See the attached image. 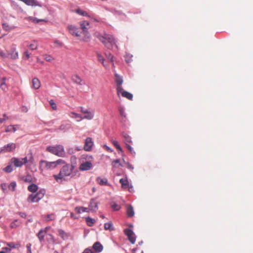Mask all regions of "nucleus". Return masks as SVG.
<instances>
[{
	"label": "nucleus",
	"mask_w": 253,
	"mask_h": 253,
	"mask_svg": "<svg viewBox=\"0 0 253 253\" xmlns=\"http://www.w3.org/2000/svg\"><path fill=\"white\" fill-rule=\"evenodd\" d=\"M65 164V162L62 159H58L54 162H48L45 160H41L40 161V169L42 170L43 169H54L58 165Z\"/></svg>",
	"instance_id": "obj_3"
},
{
	"label": "nucleus",
	"mask_w": 253,
	"mask_h": 253,
	"mask_svg": "<svg viewBox=\"0 0 253 253\" xmlns=\"http://www.w3.org/2000/svg\"><path fill=\"white\" fill-rule=\"evenodd\" d=\"M93 142L92 138L90 137H87L85 140V144L84 149L86 151H90L92 147Z\"/></svg>",
	"instance_id": "obj_13"
},
{
	"label": "nucleus",
	"mask_w": 253,
	"mask_h": 253,
	"mask_svg": "<svg viewBox=\"0 0 253 253\" xmlns=\"http://www.w3.org/2000/svg\"><path fill=\"white\" fill-rule=\"evenodd\" d=\"M50 228V226H47L45 228L41 229V230H42L44 233H46L47 231Z\"/></svg>",
	"instance_id": "obj_62"
},
{
	"label": "nucleus",
	"mask_w": 253,
	"mask_h": 253,
	"mask_svg": "<svg viewBox=\"0 0 253 253\" xmlns=\"http://www.w3.org/2000/svg\"><path fill=\"white\" fill-rule=\"evenodd\" d=\"M115 83L117 85H122L123 83V77L119 75L117 73L115 74Z\"/></svg>",
	"instance_id": "obj_21"
},
{
	"label": "nucleus",
	"mask_w": 253,
	"mask_h": 253,
	"mask_svg": "<svg viewBox=\"0 0 253 253\" xmlns=\"http://www.w3.org/2000/svg\"><path fill=\"white\" fill-rule=\"evenodd\" d=\"M44 21V20L43 19H39L37 18H35L33 20V21L34 22V23H39L40 21Z\"/></svg>",
	"instance_id": "obj_61"
},
{
	"label": "nucleus",
	"mask_w": 253,
	"mask_h": 253,
	"mask_svg": "<svg viewBox=\"0 0 253 253\" xmlns=\"http://www.w3.org/2000/svg\"><path fill=\"white\" fill-rule=\"evenodd\" d=\"M76 12L80 15L84 16L90 17L89 15L86 12L83 11L80 9H78L76 10Z\"/></svg>",
	"instance_id": "obj_36"
},
{
	"label": "nucleus",
	"mask_w": 253,
	"mask_h": 253,
	"mask_svg": "<svg viewBox=\"0 0 253 253\" xmlns=\"http://www.w3.org/2000/svg\"><path fill=\"white\" fill-rule=\"evenodd\" d=\"M55 216L54 213L47 214L44 217V220H45V221H46L47 222L51 221V220H53L55 219Z\"/></svg>",
	"instance_id": "obj_31"
},
{
	"label": "nucleus",
	"mask_w": 253,
	"mask_h": 253,
	"mask_svg": "<svg viewBox=\"0 0 253 253\" xmlns=\"http://www.w3.org/2000/svg\"><path fill=\"white\" fill-rule=\"evenodd\" d=\"M132 55L131 54L127 53L126 54V56H125V61L127 63H129L132 60Z\"/></svg>",
	"instance_id": "obj_43"
},
{
	"label": "nucleus",
	"mask_w": 253,
	"mask_h": 253,
	"mask_svg": "<svg viewBox=\"0 0 253 253\" xmlns=\"http://www.w3.org/2000/svg\"><path fill=\"white\" fill-rule=\"evenodd\" d=\"M44 59L47 61L51 62L52 60V57L49 55H45Z\"/></svg>",
	"instance_id": "obj_54"
},
{
	"label": "nucleus",
	"mask_w": 253,
	"mask_h": 253,
	"mask_svg": "<svg viewBox=\"0 0 253 253\" xmlns=\"http://www.w3.org/2000/svg\"><path fill=\"white\" fill-rule=\"evenodd\" d=\"M92 168V163L89 161H86L81 164L79 169L81 171H86Z\"/></svg>",
	"instance_id": "obj_12"
},
{
	"label": "nucleus",
	"mask_w": 253,
	"mask_h": 253,
	"mask_svg": "<svg viewBox=\"0 0 253 253\" xmlns=\"http://www.w3.org/2000/svg\"><path fill=\"white\" fill-rule=\"evenodd\" d=\"M106 57L107 58L110 60V61L112 63L113 65H114L113 63V56L111 54L110 52H106L105 53Z\"/></svg>",
	"instance_id": "obj_42"
},
{
	"label": "nucleus",
	"mask_w": 253,
	"mask_h": 253,
	"mask_svg": "<svg viewBox=\"0 0 253 253\" xmlns=\"http://www.w3.org/2000/svg\"><path fill=\"white\" fill-rule=\"evenodd\" d=\"M97 183L100 185H108V180L106 178H101L98 177L96 178Z\"/></svg>",
	"instance_id": "obj_20"
},
{
	"label": "nucleus",
	"mask_w": 253,
	"mask_h": 253,
	"mask_svg": "<svg viewBox=\"0 0 253 253\" xmlns=\"http://www.w3.org/2000/svg\"><path fill=\"white\" fill-rule=\"evenodd\" d=\"M28 47L32 50L37 49L38 44L37 42H34L33 43L28 45Z\"/></svg>",
	"instance_id": "obj_41"
},
{
	"label": "nucleus",
	"mask_w": 253,
	"mask_h": 253,
	"mask_svg": "<svg viewBox=\"0 0 253 253\" xmlns=\"http://www.w3.org/2000/svg\"><path fill=\"white\" fill-rule=\"evenodd\" d=\"M120 183L121 184L122 187L123 188H127V186H128L129 185L128 181L126 177L125 178L120 179Z\"/></svg>",
	"instance_id": "obj_22"
},
{
	"label": "nucleus",
	"mask_w": 253,
	"mask_h": 253,
	"mask_svg": "<svg viewBox=\"0 0 253 253\" xmlns=\"http://www.w3.org/2000/svg\"><path fill=\"white\" fill-rule=\"evenodd\" d=\"M45 194V190L44 189H41L35 194H30L27 198V202L29 203L38 202L41 200Z\"/></svg>",
	"instance_id": "obj_5"
},
{
	"label": "nucleus",
	"mask_w": 253,
	"mask_h": 253,
	"mask_svg": "<svg viewBox=\"0 0 253 253\" xmlns=\"http://www.w3.org/2000/svg\"><path fill=\"white\" fill-rule=\"evenodd\" d=\"M7 55L8 56L9 55V54ZM9 55H10L11 58L13 59H15L18 57V53L15 50L12 51Z\"/></svg>",
	"instance_id": "obj_39"
},
{
	"label": "nucleus",
	"mask_w": 253,
	"mask_h": 253,
	"mask_svg": "<svg viewBox=\"0 0 253 253\" xmlns=\"http://www.w3.org/2000/svg\"><path fill=\"white\" fill-rule=\"evenodd\" d=\"M104 229L105 230H109L112 231L114 229L113 224L111 222L105 223L104 224Z\"/></svg>",
	"instance_id": "obj_32"
},
{
	"label": "nucleus",
	"mask_w": 253,
	"mask_h": 253,
	"mask_svg": "<svg viewBox=\"0 0 253 253\" xmlns=\"http://www.w3.org/2000/svg\"><path fill=\"white\" fill-rule=\"evenodd\" d=\"M122 96L126 98L127 99L131 100L133 98V95L130 92H128L126 91H123L122 92Z\"/></svg>",
	"instance_id": "obj_26"
},
{
	"label": "nucleus",
	"mask_w": 253,
	"mask_h": 253,
	"mask_svg": "<svg viewBox=\"0 0 253 253\" xmlns=\"http://www.w3.org/2000/svg\"><path fill=\"white\" fill-rule=\"evenodd\" d=\"M123 137L124 138L125 142L126 144V143H132L131 138L128 135L126 134V133H124L123 134Z\"/></svg>",
	"instance_id": "obj_40"
},
{
	"label": "nucleus",
	"mask_w": 253,
	"mask_h": 253,
	"mask_svg": "<svg viewBox=\"0 0 253 253\" xmlns=\"http://www.w3.org/2000/svg\"><path fill=\"white\" fill-rule=\"evenodd\" d=\"M58 233L59 236L64 240L68 239L70 236V234L69 233L65 232L62 229H58Z\"/></svg>",
	"instance_id": "obj_16"
},
{
	"label": "nucleus",
	"mask_w": 253,
	"mask_h": 253,
	"mask_svg": "<svg viewBox=\"0 0 253 253\" xmlns=\"http://www.w3.org/2000/svg\"><path fill=\"white\" fill-rule=\"evenodd\" d=\"M2 26L3 30L6 31H10L15 28L14 26H9L7 23H2Z\"/></svg>",
	"instance_id": "obj_27"
},
{
	"label": "nucleus",
	"mask_w": 253,
	"mask_h": 253,
	"mask_svg": "<svg viewBox=\"0 0 253 253\" xmlns=\"http://www.w3.org/2000/svg\"><path fill=\"white\" fill-rule=\"evenodd\" d=\"M93 249L97 253H100L103 251V247L99 242H95L92 246Z\"/></svg>",
	"instance_id": "obj_15"
},
{
	"label": "nucleus",
	"mask_w": 253,
	"mask_h": 253,
	"mask_svg": "<svg viewBox=\"0 0 253 253\" xmlns=\"http://www.w3.org/2000/svg\"><path fill=\"white\" fill-rule=\"evenodd\" d=\"M10 163L13 164L15 167H21L23 165L28 163V159L27 157L20 159L13 157L10 160Z\"/></svg>",
	"instance_id": "obj_7"
},
{
	"label": "nucleus",
	"mask_w": 253,
	"mask_h": 253,
	"mask_svg": "<svg viewBox=\"0 0 253 253\" xmlns=\"http://www.w3.org/2000/svg\"><path fill=\"white\" fill-rule=\"evenodd\" d=\"M96 54H97V56L98 61H99L100 62H101L102 64V65L104 67H105L106 65L104 64V59L103 57L102 56V55L98 52H96Z\"/></svg>",
	"instance_id": "obj_35"
},
{
	"label": "nucleus",
	"mask_w": 253,
	"mask_h": 253,
	"mask_svg": "<svg viewBox=\"0 0 253 253\" xmlns=\"http://www.w3.org/2000/svg\"><path fill=\"white\" fill-rule=\"evenodd\" d=\"M82 253H94L92 250L89 248L85 249Z\"/></svg>",
	"instance_id": "obj_59"
},
{
	"label": "nucleus",
	"mask_w": 253,
	"mask_h": 253,
	"mask_svg": "<svg viewBox=\"0 0 253 253\" xmlns=\"http://www.w3.org/2000/svg\"><path fill=\"white\" fill-rule=\"evenodd\" d=\"M75 211L79 214L82 212H89V211L88 208L84 207H76L75 208Z\"/></svg>",
	"instance_id": "obj_18"
},
{
	"label": "nucleus",
	"mask_w": 253,
	"mask_h": 253,
	"mask_svg": "<svg viewBox=\"0 0 253 253\" xmlns=\"http://www.w3.org/2000/svg\"><path fill=\"white\" fill-rule=\"evenodd\" d=\"M12 127H13V125H9V126H7L6 127V129L5 130V132H12Z\"/></svg>",
	"instance_id": "obj_55"
},
{
	"label": "nucleus",
	"mask_w": 253,
	"mask_h": 253,
	"mask_svg": "<svg viewBox=\"0 0 253 253\" xmlns=\"http://www.w3.org/2000/svg\"><path fill=\"white\" fill-rule=\"evenodd\" d=\"M112 208L115 211H119L121 208L120 206L116 203H114L112 205Z\"/></svg>",
	"instance_id": "obj_48"
},
{
	"label": "nucleus",
	"mask_w": 253,
	"mask_h": 253,
	"mask_svg": "<svg viewBox=\"0 0 253 253\" xmlns=\"http://www.w3.org/2000/svg\"><path fill=\"white\" fill-rule=\"evenodd\" d=\"M32 86L35 89H39L41 86V83L38 78H35L32 80Z\"/></svg>",
	"instance_id": "obj_19"
},
{
	"label": "nucleus",
	"mask_w": 253,
	"mask_h": 253,
	"mask_svg": "<svg viewBox=\"0 0 253 253\" xmlns=\"http://www.w3.org/2000/svg\"><path fill=\"white\" fill-rule=\"evenodd\" d=\"M72 81L78 85H83L84 84V83L83 82L82 79L77 75H73L72 77Z\"/></svg>",
	"instance_id": "obj_17"
},
{
	"label": "nucleus",
	"mask_w": 253,
	"mask_h": 253,
	"mask_svg": "<svg viewBox=\"0 0 253 253\" xmlns=\"http://www.w3.org/2000/svg\"><path fill=\"white\" fill-rule=\"evenodd\" d=\"M46 149L49 152L58 157H63L65 156V152L62 145H57L55 146H48Z\"/></svg>",
	"instance_id": "obj_4"
},
{
	"label": "nucleus",
	"mask_w": 253,
	"mask_h": 253,
	"mask_svg": "<svg viewBox=\"0 0 253 253\" xmlns=\"http://www.w3.org/2000/svg\"><path fill=\"white\" fill-rule=\"evenodd\" d=\"M98 202H97L95 199H91L88 206L89 211L96 212L98 209Z\"/></svg>",
	"instance_id": "obj_11"
},
{
	"label": "nucleus",
	"mask_w": 253,
	"mask_h": 253,
	"mask_svg": "<svg viewBox=\"0 0 253 253\" xmlns=\"http://www.w3.org/2000/svg\"><path fill=\"white\" fill-rule=\"evenodd\" d=\"M19 214L20 215V216L21 217H23V218H25L27 216L26 213L25 212H20Z\"/></svg>",
	"instance_id": "obj_64"
},
{
	"label": "nucleus",
	"mask_w": 253,
	"mask_h": 253,
	"mask_svg": "<svg viewBox=\"0 0 253 253\" xmlns=\"http://www.w3.org/2000/svg\"><path fill=\"white\" fill-rule=\"evenodd\" d=\"M127 215L129 217H132L134 214V212L133 211V207L129 205L127 208V211H126Z\"/></svg>",
	"instance_id": "obj_25"
},
{
	"label": "nucleus",
	"mask_w": 253,
	"mask_h": 253,
	"mask_svg": "<svg viewBox=\"0 0 253 253\" xmlns=\"http://www.w3.org/2000/svg\"><path fill=\"white\" fill-rule=\"evenodd\" d=\"M121 85H117V94H118V96L120 95V93L122 94V92L123 91H124Z\"/></svg>",
	"instance_id": "obj_47"
},
{
	"label": "nucleus",
	"mask_w": 253,
	"mask_h": 253,
	"mask_svg": "<svg viewBox=\"0 0 253 253\" xmlns=\"http://www.w3.org/2000/svg\"><path fill=\"white\" fill-rule=\"evenodd\" d=\"M8 119V117L5 114H3V118H0V124L3 123L4 121Z\"/></svg>",
	"instance_id": "obj_50"
},
{
	"label": "nucleus",
	"mask_w": 253,
	"mask_h": 253,
	"mask_svg": "<svg viewBox=\"0 0 253 253\" xmlns=\"http://www.w3.org/2000/svg\"><path fill=\"white\" fill-rule=\"evenodd\" d=\"M3 170L7 173H10L13 171V168L11 165H9L4 168Z\"/></svg>",
	"instance_id": "obj_44"
},
{
	"label": "nucleus",
	"mask_w": 253,
	"mask_h": 253,
	"mask_svg": "<svg viewBox=\"0 0 253 253\" xmlns=\"http://www.w3.org/2000/svg\"><path fill=\"white\" fill-rule=\"evenodd\" d=\"M85 221L88 226L91 227L95 222V220L88 216L85 218Z\"/></svg>",
	"instance_id": "obj_29"
},
{
	"label": "nucleus",
	"mask_w": 253,
	"mask_h": 253,
	"mask_svg": "<svg viewBox=\"0 0 253 253\" xmlns=\"http://www.w3.org/2000/svg\"><path fill=\"white\" fill-rule=\"evenodd\" d=\"M98 38L108 49H112L115 45V40L111 35L104 33L103 35H99Z\"/></svg>",
	"instance_id": "obj_2"
},
{
	"label": "nucleus",
	"mask_w": 253,
	"mask_h": 253,
	"mask_svg": "<svg viewBox=\"0 0 253 253\" xmlns=\"http://www.w3.org/2000/svg\"><path fill=\"white\" fill-rule=\"evenodd\" d=\"M68 153L70 154H72L74 153V150L73 148H70L68 149Z\"/></svg>",
	"instance_id": "obj_63"
},
{
	"label": "nucleus",
	"mask_w": 253,
	"mask_h": 253,
	"mask_svg": "<svg viewBox=\"0 0 253 253\" xmlns=\"http://www.w3.org/2000/svg\"><path fill=\"white\" fill-rule=\"evenodd\" d=\"M119 111L120 115L122 117L126 118V114L125 113V108L123 106H120L119 107Z\"/></svg>",
	"instance_id": "obj_37"
},
{
	"label": "nucleus",
	"mask_w": 253,
	"mask_h": 253,
	"mask_svg": "<svg viewBox=\"0 0 253 253\" xmlns=\"http://www.w3.org/2000/svg\"><path fill=\"white\" fill-rule=\"evenodd\" d=\"M71 161L72 164L75 166L76 164V157L74 156H72L71 157Z\"/></svg>",
	"instance_id": "obj_57"
},
{
	"label": "nucleus",
	"mask_w": 253,
	"mask_h": 253,
	"mask_svg": "<svg viewBox=\"0 0 253 253\" xmlns=\"http://www.w3.org/2000/svg\"><path fill=\"white\" fill-rule=\"evenodd\" d=\"M117 164H119V165L121 166V167H123V165L122 164L120 163V160L119 159H116L115 160H114L113 163H112V165L113 166V167H115V165Z\"/></svg>",
	"instance_id": "obj_53"
},
{
	"label": "nucleus",
	"mask_w": 253,
	"mask_h": 253,
	"mask_svg": "<svg viewBox=\"0 0 253 253\" xmlns=\"http://www.w3.org/2000/svg\"><path fill=\"white\" fill-rule=\"evenodd\" d=\"M28 163H29L30 164H33L34 163V158L32 155H31L30 157H29V159L28 160Z\"/></svg>",
	"instance_id": "obj_60"
},
{
	"label": "nucleus",
	"mask_w": 253,
	"mask_h": 253,
	"mask_svg": "<svg viewBox=\"0 0 253 253\" xmlns=\"http://www.w3.org/2000/svg\"><path fill=\"white\" fill-rule=\"evenodd\" d=\"M6 78L3 77L1 79L0 82V88L3 90L5 91L7 89V86L5 84Z\"/></svg>",
	"instance_id": "obj_30"
},
{
	"label": "nucleus",
	"mask_w": 253,
	"mask_h": 253,
	"mask_svg": "<svg viewBox=\"0 0 253 253\" xmlns=\"http://www.w3.org/2000/svg\"><path fill=\"white\" fill-rule=\"evenodd\" d=\"M70 116L73 118L79 119L80 120H78V121H80L84 119L83 118V117L81 115L77 114L76 113H75V112H71Z\"/></svg>",
	"instance_id": "obj_38"
},
{
	"label": "nucleus",
	"mask_w": 253,
	"mask_h": 253,
	"mask_svg": "<svg viewBox=\"0 0 253 253\" xmlns=\"http://www.w3.org/2000/svg\"><path fill=\"white\" fill-rule=\"evenodd\" d=\"M80 111L84 115L83 116L84 119H86L88 120H92L94 116V112L93 111H90L88 109H85L83 107H80Z\"/></svg>",
	"instance_id": "obj_8"
},
{
	"label": "nucleus",
	"mask_w": 253,
	"mask_h": 253,
	"mask_svg": "<svg viewBox=\"0 0 253 253\" xmlns=\"http://www.w3.org/2000/svg\"><path fill=\"white\" fill-rule=\"evenodd\" d=\"M45 234L46 233H44L42 230H40L37 234V236L39 240V241L41 243L43 242Z\"/></svg>",
	"instance_id": "obj_23"
},
{
	"label": "nucleus",
	"mask_w": 253,
	"mask_h": 253,
	"mask_svg": "<svg viewBox=\"0 0 253 253\" xmlns=\"http://www.w3.org/2000/svg\"><path fill=\"white\" fill-rule=\"evenodd\" d=\"M126 148H127V149L130 151V153L133 155V156H134L135 155V151L133 150L132 148L131 147V146L129 145V144H127V143H126Z\"/></svg>",
	"instance_id": "obj_46"
},
{
	"label": "nucleus",
	"mask_w": 253,
	"mask_h": 253,
	"mask_svg": "<svg viewBox=\"0 0 253 253\" xmlns=\"http://www.w3.org/2000/svg\"><path fill=\"white\" fill-rule=\"evenodd\" d=\"M68 30L71 34L73 36L78 37L80 36L79 34V29L76 26L73 25H69L68 26Z\"/></svg>",
	"instance_id": "obj_14"
},
{
	"label": "nucleus",
	"mask_w": 253,
	"mask_h": 253,
	"mask_svg": "<svg viewBox=\"0 0 253 253\" xmlns=\"http://www.w3.org/2000/svg\"><path fill=\"white\" fill-rule=\"evenodd\" d=\"M28 190L31 192L35 193L38 190V186L34 183H32L28 186Z\"/></svg>",
	"instance_id": "obj_24"
},
{
	"label": "nucleus",
	"mask_w": 253,
	"mask_h": 253,
	"mask_svg": "<svg viewBox=\"0 0 253 253\" xmlns=\"http://www.w3.org/2000/svg\"><path fill=\"white\" fill-rule=\"evenodd\" d=\"M89 25V23L88 22L86 21H84L83 22H82L81 24H80V26H81V28L83 30V31L84 32H86L87 31V26H88Z\"/></svg>",
	"instance_id": "obj_28"
},
{
	"label": "nucleus",
	"mask_w": 253,
	"mask_h": 253,
	"mask_svg": "<svg viewBox=\"0 0 253 253\" xmlns=\"http://www.w3.org/2000/svg\"><path fill=\"white\" fill-rule=\"evenodd\" d=\"M113 145L116 147V148L122 153L123 155L124 154L123 150L120 145L119 144L118 142L116 140H113L112 141Z\"/></svg>",
	"instance_id": "obj_33"
},
{
	"label": "nucleus",
	"mask_w": 253,
	"mask_h": 253,
	"mask_svg": "<svg viewBox=\"0 0 253 253\" xmlns=\"http://www.w3.org/2000/svg\"><path fill=\"white\" fill-rule=\"evenodd\" d=\"M16 182L15 181H12L8 185L6 183H1L0 187L4 193H8V191H14L16 189Z\"/></svg>",
	"instance_id": "obj_6"
},
{
	"label": "nucleus",
	"mask_w": 253,
	"mask_h": 253,
	"mask_svg": "<svg viewBox=\"0 0 253 253\" xmlns=\"http://www.w3.org/2000/svg\"><path fill=\"white\" fill-rule=\"evenodd\" d=\"M24 181L27 182H32V178L31 175H27L26 176Z\"/></svg>",
	"instance_id": "obj_51"
},
{
	"label": "nucleus",
	"mask_w": 253,
	"mask_h": 253,
	"mask_svg": "<svg viewBox=\"0 0 253 253\" xmlns=\"http://www.w3.org/2000/svg\"><path fill=\"white\" fill-rule=\"evenodd\" d=\"M70 128L69 124H63L61 125L59 128V130L63 131H66Z\"/></svg>",
	"instance_id": "obj_34"
},
{
	"label": "nucleus",
	"mask_w": 253,
	"mask_h": 253,
	"mask_svg": "<svg viewBox=\"0 0 253 253\" xmlns=\"http://www.w3.org/2000/svg\"><path fill=\"white\" fill-rule=\"evenodd\" d=\"M124 233L125 235L127 236L129 242L132 244H134L136 240V237L133 231L129 228H126L125 229Z\"/></svg>",
	"instance_id": "obj_9"
},
{
	"label": "nucleus",
	"mask_w": 253,
	"mask_h": 253,
	"mask_svg": "<svg viewBox=\"0 0 253 253\" xmlns=\"http://www.w3.org/2000/svg\"><path fill=\"white\" fill-rule=\"evenodd\" d=\"M49 103L53 110H55L57 109L56 104L55 103L53 100L51 99L50 100H49Z\"/></svg>",
	"instance_id": "obj_45"
},
{
	"label": "nucleus",
	"mask_w": 253,
	"mask_h": 253,
	"mask_svg": "<svg viewBox=\"0 0 253 253\" xmlns=\"http://www.w3.org/2000/svg\"><path fill=\"white\" fill-rule=\"evenodd\" d=\"M24 55L25 59H28L30 58V54L28 51H26L24 53Z\"/></svg>",
	"instance_id": "obj_56"
},
{
	"label": "nucleus",
	"mask_w": 253,
	"mask_h": 253,
	"mask_svg": "<svg viewBox=\"0 0 253 253\" xmlns=\"http://www.w3.org/2000/svg\"><path fill=\"white\" fill-rule=\"evenodd\" d=\"M16 148V144L14 143H10L5 145L0 148V152L6 153L13 151Z\"/></svg>",
	"instance_id": "obj_10"
},
{
	"label": "nucleus",
	"mask_w": 253,
	"mask_h": 253,
	"mask_svg": "<svg viewBox=\"0 0 253 253\" xmlns=\"http://www.w3.org/2000/svg\"><path fill=\"white\" fill-rule=\"evenodd\" d=\"M123 160L124 164L126 165L127 169H130L131 170H133L134 167H133V166L132 165L129 164L128 162H126L124 159H123Z\"/></svg>",
	"instance_id": "obj_49"
},
{
	"label": "nucleus",
	"mask_w": 253,
	"mask_h": 253,
	"mask_svg": "<svg viewBox=\"0 0 253 253\" xmlns=\"http://www.w3.org/2000/svg\"><path fill=\"white\" fill-rule=\"evenodd\" d=\"M103 147L104 148H105L107 151L109 152H112L113 151V149L112 148H111L110 147H109V146H108L107 145H104Z\"/></svg>",
	"instance_id": "obj_58"
},
{
	"label": "nucleus",
	"mask_w": 253,
	"mask_h": 253,
	"mask_svg": "<svg viewBox=\"0 0 253 253\" xmlns=\"http://www.w3.org/2000/svg\"><path fill=\"white\" fill-rule=\"evenodd\" d=\"M75 168V166L73 164H66L62 167L58 174L53 175V177L57 182L60 180H64L65 177L70 176Z\"/></svg>",
	"instance_id": "obj_1"
},
{
	"label": "nucleus",
	"mask_w": 253,
	"mask_h": 253,
	"mask_svg": "<svg viewBox=\"0 0 253 253\" xmlns=\"http://www.w3.org/2000/svg\"><path fill=\"white\" fill-rule=\"evenodd\" d=\"M0 57L5 58L8 57V55L4 53L1 49H0Z\"/></svg>",
	"instance_id": "obj_52"
}]
</instances>
